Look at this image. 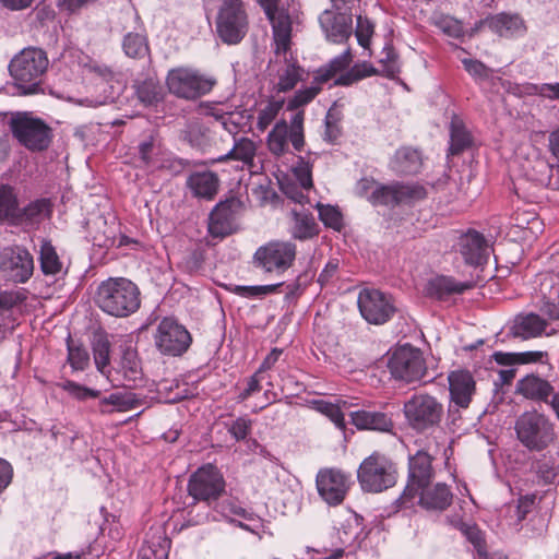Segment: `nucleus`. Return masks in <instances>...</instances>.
I'll return each mask as SVG.
<instances>
[{
  "label": "nucleus",
  "instance_id": "27",
  "mask_svg": "<svg viewBox=\"0 0 559 559\" xmlns=\"http://www.w3.org/2000/svg\"><path fill=\"white\" fill-rule=\"evenodd\" d=\"M417 497L418 503L423 508L435 511L448 509L453 499L450 488L444 483H438L433 487L428 485L419 489Z\"/></svg>",
  "mask_w": 559,
  "mask_h": 559
},
{
  "label": "nucleus",
  "instance_id": "64",
  "mask_svg": "<svg viewBox=\"0 0 559 559\" xmlns=\"http://www.w3.org/2000/svg\"><path fill=\"white\" fill-rule=\"evenodd\" d=\"M221 118V126L224 130L234 135L239 132L243 119L241 114L227 111L225 117Z\"/></svg>",
  "mask_w": 559,
  "mask_h": 559
},
{
  "label": "nucleus",
  "instance_id": "42",
  "mask_svg": "<svg viewBox=\"0 0 559 559\" xmlns=\"http://www.w3.org/2000/svg\"><path fill=\"white\" fill-rule=\"evenodd\" d=\"M134 86L139 100L145 106L156 104L163 97L162 86L154 78H147L142 82H138Z\"/></svg>",
  "mask_w": 559,
  "mask_h": 559
},
{
  "label": "nucleus",
  "instance_id": "22",
  "mask_svg": "<svg viewBox=\"0 0 559 559\" xmlns=\"http://www.w3.org/2000/svg\"><path fill=\"white\" fill-rule=\"evenodd\" d=\"M459 250L466 264L478 266L489 258V246L481 234L468 230L459 239Z\"/></svg>",
  "mask_w": 559,
  "mask_h": 559
},
{
  "label": "nucleus",
  "instance_id": "55",
  "mask_svg": "<svg viewBox=\"0 0 559 559\" xmlns=\"http://www.w3.org/2000/svg\"><path fill=\"white\" fill-rule=\"evenodd\" d=\"M284 283H276L271 285H258V286H236L235 293L243 298H258L265 295L276 293Z\"/></svg>",
  "mask_w": 559,
  "mask_h": 559
},
{
  "label": "nucleus",
  "instance_id": "1",
  "mask_svg": "<svg viewBox=\"0 0 559 559\" xmlns=\"http://www.w3.org/2000/svg\"><path fill=\"white\" fill-rule=\"evenodd\" d=\"M49 68L47 52L38 47H26L9 63V73L21 96L44 93L45 76Z\"/></svg>",
  "mask_w": 559,
  "mask_h": 559
},
{
  "label": "nucleus",
  "instance_id": "23",
  "mask_svg": "<svg viewBox=\"0 0 559 559\" xmlns=\"http://www.w3.org/2000/svg\"><path fill=\"white\" fill-rule=\"evenodd\" d=\"M480 24L487 25L492 33L500 37L522 36L526 32L525 22L518 13L500 12L488 15L486 19L480 20Z\"/></svg>",
  "mask_w": 559,
  "mask_h": 559
},
{
  "label": "nucleus",
  "instance_id": "58",
  "mask_svg": "<svg viewBox=\"0 0 559 559\" xmlns=\"http://www.w3.org/2000/svg\"><path fill=\"white\" fill-rule=\"evenodd\" d=\"M373 28H374V25L368 17L362 16V15L357 16L355 35L357 37L358 44L361 47H364V48L369 47L370 39L373 34Z\"/></svg>",
  "mask_w": 559,
  "mask_h": 559
},
{
  "label": "nucleus",
  "instance_id": "6",
  "mask_svg": "<svg viewBox=\"0 0 559 559\" xmlns=\"http://www.w3.org/2000/svg\"><path fill=\"white\" fill-rule=\"evenodd\" d=\"M166 84L169 92L182 99L194 100L209 94L216 80L191 67H178L168 71Z\"/></svg>",
  "mask_w": 559,
  "mask_h": 559
},
{
  "label": "nucleus",
  "instance_id": "40",
  "mask_svg": "<svg viewBox=\"0 0 559 559\" xmlns=\"http://www.w3.org/2000/svg\"><path fill=\"white\" fill-rule=\"evenodd\" d=\"M19 202L14 189L9 185H0V221L13 225L17 216Z\"/></svg>",
  "mask_w": 559,
  "mask_h": 559
},
{
  "label": "nucleus",
  "instance_id": "20",
  "mask_svg": "<svg viewBox=\"0 0 559 559\" xmlns=\"http://www.w3.org/2000/svg\"><path fill=\"white\" fill-rule=\"evenodd\" d=\"M241 202L230 198L215 205L209 217V233L213 237H225L233 233L236 214Z\"/></svg>",
  "mask_w": 559,
  "mask_h": 559
},
{
  "label": "nucleus",
  "instance_id": "54",
  "mask_svg": "<svg viewBox=\"0 0 559 559\" xmlns=\"http://www.w3.org/2000/svg\"><path fill=\"white\" fill-rule=\"evenodd\" d=\"M341 117L338 111L334 108H330L325 116V130L323 139L329 143H334L342 134V128L340 126Z\"/></svg>",
  "mask_w": 559,
  "mask_h": 559
},
{
  "label": "nucleus",
  "instance_id": "34",
  "mask_svg": "<svg viewBox=\"0 0 559 559\" xmlns=\"http://www.w3.org/2000/svg\"><path fill=\"white\" fill-rule=\"evenodd\" d=\"M313 409L326 416L337 429L344 431L346 427L343 408H346L348 403L344 400H337L332 403L324 400H313L310 402Z\"/></svg>",
  "mask_w": 559,
  "mask_h": 559
},
{
  "label": "nucleus",
  "instance_id": "45",
  "mask_svg": "<svg viewBox=\"0 0 559 559\" xmlns=\"http://www.w3.org/2000/svg\"><path fill=\"white\" fill-rule=\"evenodd\" d=\"M49 211V202L46 199L35 200L27 204L25 207H17L16 221L13 225H20L23 223H33L39 221L45 212Z\"/></svg>",
  "mask_w": 559,
  "mask_h": 559
},
{
  "label": "nucleus",
  "instance_id": "19",
  "mask_svg": "<svg viewBox=\"0 0 559 559\" xmlns=\"http://www.w3.org/2000/svg\"><path fill=\"white\" fill-rule=\"evenodd\" d=\"M515 391L523 397L549 405L559 421V392L549 381L537 374H526L516 382Z\"/></svg>",
  "mask_w": 559,
  "mask_h": 559
},
{
  "label": "nucleus",
  "instance_id": "59",
  "mask_svg": "<svg viewBox=\"0 0 559 559\" xmlns=\"http://www.w3.org/2000/svg\"><path fill=\"white\" fill-rule=\"evenodd\" d=\"M436 25L450 37L460 38L464 35L462 23L450 15H441Z\"/></svg>",
  "mask_w": 559,
  "mask_h": 559
},
{
  "label": "nucleus",
  "instance_id": "47",
  "mask_svg": "<svg viewBox=\"0 0 559 559\" xmlns=\"http://www.w3.org/2000/svg\"><path fill=\"white\" fill-rule=\"evenodd\" d=\"M324 82L319 81L318 74H316L310 86L298 90L294 96L288 100L287 109L296 110L307 104H309L321 91V85Z\"/></svg>",
  "mask_w": 559,
  "mask_h": 559
},
{
  "label": "nucleus",
  "instance_id": "51",
  "mask_svg": "<svg viewBox=\"0 0 559 559\" xmlns=\"http://www.w3.org/2000/svg\"><path fill=\"white\" fill-rule=\"evenodd\" d=\"M58 386L68 392L73 399L78 401H86L88 399H97L100 396V391L81 385L71 380L60 382L58 383Z\"/></svg>",
  "mask_w": 559,
  "mask_h": 559
},
{
  "label": "nucleus",
  "instance_id": "31",
  "mask_svg": "<svg viewBox=\"0 0 559 559\" xmlns=\"http://www.w3.org/2000/svg\"><path fill=\"white\" fill-rule=\"evenodd\" d=\"M218 177L213 171H195L188 177L187 185L198 198L212 200L218 190Z\"/></svg>",
  "mask_w": 559,
  "mask_h": 559
},
{
  "label": "nucleus",
  "instance_id": "12",
  "mask_svg": "<svg viewBox=\"0 0 559 559\" xmlns=\"http://www.w3.org/2000/svg\"><path fill=\"white\" fill-rule=\"evenodd\" d=\"M225 486L221 471L213 464H205L190 476L188 492L194 500L210 504L224 493Z\"/></svg>",
  "mask_w": 559,
  "mask_h": 559
},
{
  "label": "nucleus",
  "instance_id": "39",
  "mask_svg": "<svg viewBox=\"0 0 559 559\" xmlns=\"http://www.w3.org/2000/svg\"><path fill=\"white\" fill-rule=\"evenodd\" d=\"M255 143L248 138H240L235 141L233 148L225 155L217 158V162L227 159L241 160L245 164H252L255 156Z\"/></svg>",
  "mask_w": 559,
  "mask_h": 559
},
{
  "label": "nucleus",
  "instance_id": "26",
  "mask_svg": "<svg viewBox=\"0 0 559 559\" xmlns=\"http://www.w3.org/2000/svg\"><path fill=\"white\" fill-rule=\"evenodd\" d=\"M143 402L144 400L133 392L118 391L99 400L98 412L104 415L124 413L138 408Z\"/></svg>",
  "mask_w": 559,
  "mask_h": 559
},
{
  "label": "nucleus",
  "instance_id": "53",
  "mask_svg": "<svg viewBox=\"0 0 559 559\" xmlns=\"http://www.w3.org/2000/svg\"><path fill=\"white\" fill-rule=\"evenodd\" d=\"M68 362L74 371L85 370L90 365L88 352L68 342Z\"/></svg>",
  "mask_w": 559,
  "mask_h": 559
},
{
  "label": "nucleus",
  "instance_id": "37",
  "mask_svg": "<svg viewBox=\"0 0 559 559\" xmlns=\"http://www.w3.org/2000/svg\"><path fill=\"white\" fill-rule=\"evenodd\" d=\"M294 216V225L292 228V234L294 238L299 240H305L312 238L318 234V225L314 221V217L311 213L301 211L293 212Z\"/></svg>",
  "mask_w": 559,
  "mask_h": 559
},
{
  "label": "nucleus",
  "instance_id": "28",
  "mask_svg": "<svg viewBox=\"0 0 559 559\" xmlns=\"http://www.w3.org/2000/svg\"><path fill=\"white\" fill-rule=\"evenodd\" d=\"M390 167L399 175H416L423 167L421 153L412 146H402L395 151Z\"/></svg>",
  "mask_w": 559,
  "mask_h": 559
},
{
  "label": "nucleus",
  "instance_id": "63",
  "mask_svg": "<svg viewBox=\"0 0 559 559\" xmlns=\"http://www.w3.org/2000/svg\"><path fill=\"white\" fill-rule=\"evenodd\" d=\"M263 379H264V376L257 370L255 373L252 374L248 379L247 386H246V389L242 392L239 393L238 400L240 402L246 401L247 399H249L254 393L261 391V389H262L261 381Z\"/></svg>",
  "mask_w": 559,
  "mask_h": 559
},
{
  "label": "nucleus",
  "instance_id": "38",
  "mask_svg": "<svg viewBox=\"0 0 559 559\" xmlns=\"http://www.w3.org/2000/svg\"><path fill=\"white\" fill-rule=\"evenodd\" d=\"M122 49L129 58L144 59L150 57L147 38L139 33H127L122 40Z\"/></svg>",
  "mask_w": 559,
  "mask_h": 559
},
{
  "label": "nucleus",
  "instance_id": "13",
  "mask_svg": "<svg viewBox=\"0 0 559 559\" xmlns=\"http://www.w3.org/2000/svg\"><path fill=\"white\" fill-rule=\"evenodd\" d=\"M357 304L361 317L374 325L386 323L396 312L392 296L376 288L361 289Z\"/></svg>",
  "mask_w": 559,
  "mask_h": 559
},
{
  "label": "nucleus",
  "instance_id": "46",
  "mask_svg": "<svg viewBox=\"0 0 559 559\" xmlns=\"http://www.w3.org/2000/svg\"><path fill=\"white\" fill-rule=\"evenodd\" d=\"M352 59L350 49H346L343 53L333 58L326 66L321 67L317 71L319 81H330L336 73L345 70L350 64Z\"/></svg>",
  "mask_w": 559,
  "mask_h": 559
},
{
  "label": "nucleus",
  "instance_id": "44",
  "mask_svg": "<svg viewBox=\"0 0 559 559\" xmlns=\"http://www.w3.org/2000/svg\"><path fill=\"white\" fill-rule=\"evenodd\" d=\"M284 105L283 99H271L261 106L257 111V129L265 132L266 129L275 121Z\"/></svg>",
  "mask_w": 559,
  "mask_h": 559
},
{
  "label": "nucleus",
  "instance_id": "15",
  "mask_svg": "<svg viewBox=\"0 0 559 559\" xmlns=\"http://www.w3.org/2000/svg\"><path fill=\"white\" fill-rule=\"evenodd\" d=\"M271 23L275 53H286L290 47L292 20L284 0H257Z\"/></svg>",
  "mask_w": 559,
  "mask_h": 559
},
{
  "label": "nucleus",
  "instance_id": "8",
  "mask_svg": "<svg viewBox=\"0 0 559 559\" xmlns=\"http://www.w3.org/2000/svg\"><path fill=\"white\" fill-rule=\"evenodd\" d=\"M403 413L408 426L418 432L439 427L444 409L437 397L429 394H414L404 403Z\"/></svg>",
  "mask_w": 559,
  "mask_h": 559
},
{
  "label": "nucleus",
  "instance_id": "17",
  "mask_svg": "<svg viewBox=\"0 0 559 559\" xmlns=\"http://www.w3.org/2000/svg\"><path fill=\"white\" fill-rule=\"evenodd\" d=\"M426 197V190L419 185H407L401 182H393L390 185L379 183L370 192L368 201L374 206H391L394 207L400 204H409Z\"/></svg>",
  "mask_w": 559,
  "mask_h": 559
},
{
  "label": "nucleus",
  "instance_id": "61",
  "mask_svg": "<svg viewBox=\"0 0 559 559\" xmlns=\"http://www.w3.org/2000/svg\"><path fill=\"white\" fill-rule=\"evenodd\" d=\"M157 147L153 136L139 144V157L146 167H156L155 155Z\"/></svg>",
  "mask_w": 559,
  "mask_h": 559
},
{
  "label": "nucleus",
  "instance_id": "50",
  "mask_svg": "<svg viewBox=\"0 0 559 559\" xmlns=\"http://www.w3.org/2000/svg\"><path fill=\"white\" fill-rule=\"evenodd\" d=\"M304 70L295 63L287 64L278 76L277 90L280 92H288L293 90L301 80Z\"/></svg>",
  "mask_w": 559,
  "mask_h": 559
},
{
  "label": "nucleus",
  "instance_id": "52",
  "mask_svg": "<svg viewBox=\"0 0 559 559\" xmlns=\"http://www.w3.org/2000/svg\"><path fill=\"white\" fill-rule=\"evenodd\" d=\"M224 427L231 435L235 441H242L251 433L252 420L241 416L230 421H225Z\"/></svg>",
  "mask_w": 559,
  "mask_h": 559
},
{
  "label": "nucleus",
  "instance_id": "29",
  "mask_svg": "<svg viewBox=\"0 0 559 559\" xmlns=\"http://www.w3.org/2000/svg\"><path fill=\"white\" fill-rule=\"evenodd\" d=\"M350 419L359 430L389 432L393 428L391 417L382 412L356 411L350 413Z\"/></svg>",
  "mask_w": 559,
  "mask_h": 559
},
{
  "label": "nucleus",
  "instance_id": "24",
  "mask_svg": "<svg viewBox=\"0 0 559 559\" xmlns=\"http://www.w3.org/2000/svg\"><path fill=\"white\" fill-rule=\"evenodd\" d=\"M451 402L461 408H467L476 391V383L469 371L455 370L449 373Z\"/></svg>",
  "mask_w": 559,
  "mask_h": 559
},
{
  "label": "nucleus",
  "instance_id": "7",
  "mask_svg": "<svg viewBox=\"0 0 559 559\" xmlns=\"http://www.w3.org/2000/svg\"><path fill=\"white\" fill-rule=\"evenodd\" d=\"M397 473L385 455L373 452L366 457L357 471L358 483L365 492H381L393 487Z\"/></svg>",
  "mask_w": 559,
  "mask_h": 559
},
{
  "label": "nucleus",
  "instance_id": "25",
  "mask_svg": "<svg viewBox=\"0 0 559 559\" xmlns=\"http://www.w3.org/2000/svg\"><path fill=\"white\" fill-rule=\"evenodd\" d=\"M115 373L118 377L112 378L111 381H120L123 386L136 385L143 380L142 364L136 349L128 346L122 350Z\"/></svg>",
  "mask_w": 559,
  "mask_h": 559
},
{
  "label": "nucleus",
  "instance_id": "33",
  "mask_svg": "<svg viewBox=\"0 0 559 559\" xmlns=\"http://www.w3.org/2000/svg\"><path fill=\"white\" fill-rule=\"evenodd\" d=\"M548 323L542 317L536 313H528L523 317H519L512 328L513 334L522 338H533L540 336Z\"/></svg>",
  "mask_w": 559,
  "mask_h": 559
},
{
  "label": "nucleus",
  "instance_id": "2",
  "mask_svg": "<svg viewBox=\"0 0 559 559\" xmlns=\"http://www.w3.org/2000/svg\"><path fill=\"white\" fill-rule=\"evenodd\" d=\"M95 302L105 313L126 318L140 308V289L126 277H109L98 285Z\"/></svg>",
  "mask_w": 559,
  "mask_h": 559
},
{
  "label": "nucleus",
  "instance_id": "10",
  "mask_svg": "<svg viewBox=\"0 0 559 559\" xmlns=\"http://www.w3.org/2000/svg\"><path fill=\"white\" fill-rule=\"evenodd\" d=\"M435 472L432 468V457L425 451H417L408 461L407 484L396 502L400 508L413 507L419 489L430 485Z\"/></svg>",
  "mask_w": 559,
  "mask_h": 559
},
{
  "label": "nucleus",
  "instance_id": "41",
  "mask_svg": "<svg viewBox=\"0 0 559 559\" xmlns=\"http://www.w3.org/2000/svg\"><path fill=\"white\" fill-rule=\"evenodd\" d=\"M472 136L464 124L459 120H452L450 126L449 154L459 155L471 147Z\"/></svg>",
  "mask_w": 559,
  "mask_h": 559
},
{
  "label": "nucleus",
  "instance_id": "49",
  "mask_svg": "<svg viewBox=\"0 0 559 559\" xmlns=\"http://www.w3.org/2000/svg\"><path fill=\"white\" fill-rule=\"evenodd\" d=\"M379 63L381 64L380 75L393 79L401 72L399 56L390 44L383 47Z\"/></svg>",
  "mask_w": 559,
  "mask_h": 559
},
{
  "label": "nucleus",
  "instance_id": "11",
  "mask_svg": "<svg viewBox=\"0 0 559 559\" xmlns=\"http://www.w3.org/2000/svg\"><path fill=\"white\" fill-rule=\"evenodd\" d=\"M192 342L189 331L174 318H164L156 328L154 343L166 356L177 357L185 354Z\"/></svg>",
  "mask_w": 559,
  "mask_h": 559
},
{
  "label": "nucleus",
  "instance_id": "3",
  "mask_svg": "<svg viewBox=\"0 0 559 559\" xmlns=\"http://www.w3.org/2000/svg\"><path fill=\"white\" fill-rule=\"evenodd\" d=\"M514 430L520 443L531 452L546 450L557 438L555 424L537 411L521 414L515 420Z\"/></svg>",
  "mask_w": 559,
  "mask_h": 559
},
{
  "label": "nucleus",
  "instance_id": "35",
  "mask_svg": "<svg viewBox=\"0 0 559 559\" xmlns=\"http://www.w3.org/2000/svg\"><path fill=\"white\" fill-rule=\"evenodd\" d=\"M269 151L274 156H282L288 152V123L281 119L275 122L266 138Z\"/></svg>",
  "mask_w": 559,
  "mask_h": 559
},
{
  "label": "nucleus",
  "instance_id": "36",
  "mask_svg": "<svg viewBox=\"0 0 559 559\" xmlns=\"http://www.w3.org/2000/svg\"><path fill=\"white\" fill-rule=\"evenodd\" d=\"M39 264L46 276H57L63 271V263L50 241L45 240L40 246Z\"/></svg>",
  "mask_w": 559,
  "mask_h": 559
},
{
  "label": "nucleus",
  "instance_id": "30",
  "mask_svg": "<svg viewBox=\"0 0 559 559\" xmlns=\"http://www.w3.org/2000/svg\"><path fill=\"white\" fill-rule=\"evenodd\" d=\"M472 287L471 282H457L451 276L441 275L427 283L426 293L428 296L441 300L453 294H462Z\"/></svg>",
  "mask_w": 559,
  "mask_h": 559
},
{
  "label": "nucleus",
  "instance_id": "18",
  "mask_svg": "<svg viewBox=\"0 0 559 559\" xmlns=\"http://www.w3.org/2000/svg\"><path fill=\"white\" fill-rule=\"evenodd\" d=\"M319 496L329 506L341 504L352 485L350 476L337 468H322L316 477Z\"/></svg>",
  "mask_w": 559,
  "mask_h": 559
},
{
  "label": "nucleus",
  "instance_id": "9",
  "mask_svg": "<svg viewBox=\"0 0 559 559\" xmlns=\"http://www.w3.org/2000/svg\"><path fill=\"white\" fill-rule=\"evenodd\" d=\"M296 254L295 243L274 240L257 249L253 263L264 273L281 275L293 265Z\"/></svg>",
  "mask_w": 559,
  "mask_h": 559
},
{
  "label": "nucleus",
  "instance_id": "57",
  "mask_svg": "<svg viewBox=\"0 0 559 559\" xmlns=\"http://www.w3.org/2000/svg\"><path fill=\"white\" fill-rule=\"evenodd\" d=\"M465 71L477 82H484L490 79L492 71L481 61L465 58L462 60Z\"/></svg>",
  "mask_w": 559,
  "mask_h": 559
},
{
  "label": "nucleus",
  "instance_id": "32",
  "mask_svg": "<svg viewBox=\"0 0 559 559\" xmlns=\"http://www.w3.org/2000/svg\"><path fill=\"white\" fill-rule=\"evenodd\" d=\"M555 170L554 166L540 156H535L532 160H528L527 166H524L525 175L530 180L559 189V180L554 178Z\"/></svg>",
  "mask_w": 559,
  "mask_h": 559
},
{
  "label": "nucleus",
  "instance_id": "48",
  "mask_svg": "<svg viewBox=\"0 0 559 559\" xmlns=\"http://www.w3.org/2000/svg\"><path fill=\"white\" fill-rule=\"evenodd\" d=\"M110 344L106 337L99 336L93 342L94 361L97 370L110 378L109 365Z\"/></svg>",
  "mask_w": 559,
  "mask_h": 559
},
{
  "label": "nucleus",
  "instance_id": "43",
  "mask_svg": "<svg viewBox=\"0 0 559 559\" xmlns=\"http://www.w3.org/2000/svg\"><path fill=\"white\" fill-rule=\"evenodd\" d=\"M183 140L192 147L204 150L211 141L210 129L199 121H191L183 131Z\"/></svg>",
  "mask_w": 559,
  "mask_h": 559
},
{
  "label": "nucleus",
  "instance_id": "62",
  "mask_svg": "<svg viewBox=\"0 0 559 559\" xmlns=\"http://www.w3.org/2000/svg\"><path fill=\"white\" fill-rule=\"evenodd\" d=\"M463 533L474 545L479 556H485V540L481 531L475 525H465Z\"/></svg>",
  "mask_w": 559,
  "mask_h": 559
},
{
  "label": "nucleus",
  "instance_id": "5",
  "mask_svg": "<svg viewBox=\"0 0 559 559\" xmlns=\"http://www.w3.org/2000/svg\"><path fill=\"white\" fill-rule=\"evenodd\" d=\"M14 139L31 152L47 150L52 141V129L31 112H16L9 122Z\"/></svg>",
  "mask_w": 559,
  "mask_h": 559
},
{
  "label": "nucleus",
  "instance_id": "56",
  "mask_svg": "<svg viewBox=\"0 0 559 559\" xmlns=\"http://www.w3.org/2000/svg\"><path fill=\"white\" fill-rule=\"evenodd\" d=\"M320 221L330 228L341 230L343 227V217L341 212L332 205H318Z\"/></svg>",
  "mask_w": 559,
  "mask_h": 559
},
{
  "label": "nucleus",
  "instance_id": "16",
  "mask_svg": "<svg viewBox=\"0 0 559 559\" xmlns=\"http://www.w3.org/2000/svg\"><path fill=\"white\" fill-rule=\"evenodd\" d=\"M0 272L8 281L24 284L34 273L33 255L22 246L5 247L0 251Z\"/></svg>",
  "mask_w": 559,
  "mask_h": 559
},
{
  "label": "nucleus",
  "instance_id": "14",
  "mask_svg": "<svg viewBox=\"0 0 559 559\" xmlns=\"http://www.w3.org/2000/svg\"><path fill=\"white\" fill-rule=\"evenodd\" d=\"M392 377L405 383L419 381L426 373V364L419 349L411 346L397 348L388 365Z\"/></svg>",
  "mask_w": 559,
  "mask_h": 559
},
{
  "label": "nucleus",
  "instance_id": "60",
  "mask_svg": "<svg viewBox=\"0 0 559 559\" xmlns=\"http://www.w3.org/2000/svg\"><path fill=\"white\" fill-rule=\"evenodd\" d=\"M293 171L297 181L304 189H310L312 187V166L309 162L300 157Z\"/></svg>",
  "mask_w": 559,
  "mask_h": 559
},
{
  "label": "nucleus",
  "instance_id": "21",
  "mask_svg": "<svg viewBox=\"0 0 559 559\" xmlns=\"http://www.w3.org/2000/svg\"><path fill=\"white\" fill-rule=\"evenodd\" d=\"M325 37L334 44H343L349 39L353 32L352 14L325 10L319 17Z\"/></svg>",
  "mask_w": 559,
  "mask_h": 559
},
{
  "label": "nucleus",
  "instance_id": "4",
  "mask_svg": "<svg viewBox=\"0 0 559 559\" xmlns=\"http://www.w3.org/2000/svg\"><path fill=\"white\" fill-rule=\"evenodd\" d=\"M215 31L226 45H237L249 31V15L242 0H223L216 19Z\"/></svg>",
  "mask_w": 559,
  "mask_h": 559
}]
</instances>
